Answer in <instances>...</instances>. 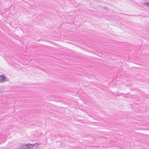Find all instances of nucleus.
<instances>
[{"label": "nucleus", "mask_w": 149, "mask_h": 149, "mask_svg": "<svg viewBox=\"0 0 149 149\" xmlns=\"http://www.w3.org/2000/svg\"><path fill=\"white\" fill-rule=\"evenodd\" d=\"M17 149H24V143H19L18 145Z\"/></svg>", "instance_id": "obj_3"}, {"label": "nucleus", "mask_w": 149, "mask_h": 149, "mask_svg": "<svg viewBox=\"0 0 149 149\" xmlns=\"http://www.w3.org/2000/svg\"><path fill=\"white\" fill-rule=\"evenodd\" d=\"M24 149H32V144L30 143L25 144L24 143Z\"/></svg>", "instance_id": "obj_1"}, {"label": "nucleus", "mask_w": 149, "mask_h": 149, "mask_svg": "<svg viewBox=\"0 0 149 149\" xmlns=\"http://www.w3.org/2000/svg\"><path fill=\"white\" fill-rule=\"evenodd\" d=\"M144 4L145 5H147L148 6H149V2H145V3Z\"/></svg>", "instance_id": "obj_5"}, {"label": "nucleus", "mask_w": 149, "mask_h": 149, "mask_svg": "<svg viewBox=\"0 0 149 149\" xmlns=\"http://www.w3.org/2000/svg\"><path fill=\"white\" fill-rule=\"evenodd\" d=\"M7 81L6 80V77L5 75H0V82H3Z\"/></svg>", "instance_id": "obj_2"}, {"label": "nucleus", "mask_w": 149, "mask_h": 149, "mask_svg": "<svg viewBox=\"0 0 149 149\" xmlns=\"http://www.w3.org/2000/svg\"><path fill=\"white\" fill-rule=\"evenodd\" d=\"M107 8H105V9H107Z\"/></svg>", "instance_id": "obj_6"}, {"label": "nucleus", "mask_w": 149, "mask_h": 149, "mask_svg": "<svg viewBox=\"0 0 149 149\" xmlns=\"http://www.w3.org/2000/svg\"><path fill=\"white\" fill-rule=\"evenodd\" d=\"M39 145V143H36L35 144H32V145H33L32 146V148H33L35 146L36 147V148Z\"/></svg>", "instance_id": "obj_4"}]
</instances>
